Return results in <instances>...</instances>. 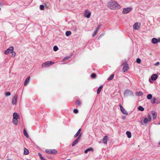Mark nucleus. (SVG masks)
<instances>
[{"mask_svg":"<svg viewBox=\"0 0 160 160\" xmlns=\"http://www.w3.org/2000/svg\"><path fill=\"white\" fill-rule=\"evenodd\" d=\"M126 134L127 135L128 137L129 138H130L131 137V132L128 131H127L126 132Z\"/></svg>","mask_w":160,"mask_h":160,"instance_id":"obj_23","label":"nucleus"},{"mask_svg":"<svg viewBox=\"0 0 160 160\" xmlns=\"http://www.w3.org/2000/svg\"><path fill=\"white\" fill-rule=\"evenodd\" d=\"M72 29L73 31H76L77 29L76 27H73V28H72Z\"/></svg>","mask_w":160,"mask_h":160,"instance_id":"obj_44","label":"nucleus"},{"mask_svg":"<svg viewBox=\"0 0 160 160\" xmlns=\"http://www.w3.org/2000/svg\"><path fill=\"white\" fill-rule=\"evenodd\" d=\"M141 60L139 58H137L136 59V62L138 64H140L141 62Z\"/></svg>","mask_w":160,"mask_h":160,"instance_id":"obj_37","label":"nucleus"},{"mask_svg":"<svg viewBox=\"0 0 160 160\" xmlns=\"http://www.w3.org/2000/svg\"><path fill=\"white\" fill-rule=\"evenodd\" d=\"M139 28L138 23L136 22L133 25V28L135 30H138Z\"/></svg>","mask_w":160,"mask_h":160,"instance_id":"obj_17","label":"nucleus"},{"mask_svg":"<svg viewBox=\"0 0 160 160\" xmlns=\"http://www.w3.org/2000/svg\"><path fill=\"white\" fill-rule=\"evenodd\" d=\"M158 77V76L156 74H153L151 77V79L152 80L155 81L156 80Z\"/></svg>","mask_w":160,"mask_h":160,"instance_id":"obj_12","label":"nucleus"},{"mask_svg":"<svg viewBox=\"0 0 160 160\" xmlns=\"http://www.w3.org/2000/svg\"><path fill=\"white\" fill-rule=\"evenodd\" d=\"M76 104L77 107H80L81 104V102L79 100H77L76 101Z\"/></svg>","mask_w":160,"mask_h":160,"instance_id":"obj_27","label":"nucleus"},{"mask_svg":"<svg viewBox=\"0 0 160 160\" xmlns=\"http://www.w3.org/2000/svg\"><path fill=\"white\" fill-rule=\"evenodd\" d=\"M152 95L151 94H148L147 96V98L148 99H150L152 98Z\"/></svg>","mask_w":160,"mask_h":160,"instance_id":"obj_29","label":"nucleus"},{"mask_svg":"<svg viewBox=\"0 0 160 160\" xmlns=\"http://www.w3.org/2000/svg\"><path fill=\"white\" fill-rule=\"evenodd\" d=\"M159 124H160V122L159 123Z\"/></svg>","mask_w":160,"mask_h":160,"instance_id":"obj_54","label":"nucleus"},{"mask_svg":"<svg viewBox=\"0 0 160 160\" xmlns=\"http://www.w3.org/2000/svg\"><path fill=\"white\" fill-rule=\"evenodd\" d=\"M12 54V57L14 58L16 55V53L13 51L11 53Z\"/></svg>","mask_w":160,"mask_h":160,"instance_id":"obj_38","label":"nucleus"},{"mask_svg":"<svg viewBox=\"0 0 160 160\" xmlns=\"http://www.w3.org/2000/svg\"><path fill=\"white\" fill-rule=\"evenodd\" d=\"M14 50V47L13 46H11L8 48L5 52V54L6 55H8L9 53H11Z\"/></svg>","mask_w":160,"mask_h":160,"instance_id":"obj_6","label":"nucleus"},{"mask_svg":"<svg viewBox=\"0 0 160 160\" xmlns=\"http://www.w3.org/2000/svg\"><path fill=\"white\" fill-rule=\"evenodd\" d=\"M53 49L54 51H56L58 49V48L57 46H54L53 47Z\"/></svg>","mask_w":160,"mask_h":160,"instance_id":"obj_33","label":"nucleus"},{"mask_svg":"<svg viewBox=\"0 0 160 160\" xmlns=\"http://www.w3.org/2000/svg\"><path fill=\"white\" fill-rule=\"evenodd\" d=\"M124 94L126 95H129L132 96L133 94L131 90L129 89H127L124 92Z\"/></svg>","mask_w":160,"mask_h":160,"instance_id":"obj_8","label":"nucleus"},{"mask_svg":"<svg viewBox=\"0 0 160 160\" xmlns=\"http://www.w3.org/2000/svg\"><path fill=\"white\" fill-rule=\"evenodd\" d=\"M30 77L28 76L25 80L24 83V85L25 86H27L28 85V82L30 79Z\"/></svg>","mask_w":160,"mask_h":160,"instance_id":"obj_16","label":"nucleus"},{"mask_svg":"<svg viewBox=\"0 0 160 160\" xmlns=\"http://www.w3.org/2000/svg\"><path fill=\"white\" fill-rule=\"evenodd\" d=\"M114 76V74H112L108 78V81H110L113 78Z\"/></svg>","mask_w":160,"mask_h":160,"instance_id":"obj_31","label":"nucleus"},{"mask_svg":"<svg viewBox=\"0 0 160 160\" xmlns=\"http://www.w3.org/2000/svg\"><path fill=\"white\" fill-rule=\"evenodd\" d=\"M159 62H157L155 64V65L156 66H158L159 65Z\"/></svg>","mask_w":160,"mask_h":160,"instance_id":"obj_45","label":"nucleus"},{"mask_svg":"<svg viewBox=\"0 0 160 160\" xmlns=\"http://www.w3.org/2000/svg\"><path fill=\"white\" fill-rule=\"evenodd\" d=\"M1 8H0V10H1Z\"/></svg>","mask_w":160,"mask_h":160,"instance_id":"obj_56","label":"nucleus"},{"mask_svg":"<svg viewBox=\"0 0 160 160\" xmlns=\"http://www.w3.org/2000/svg\"><path fill=\"white\" fill-rule=\"evenodd\" d=\"M143 93L141 91H138L136 93V95H137L138 96H140L142 95Z\"/></svg>","mask_w":160,"mask_h":160,"instance_id":"obj_21","label":"nucleus"},{"mask_svg":"<svg viewBox=\"0 0 160 160\" xmlns=\"http://www.w3.org/2000/svg\"><path fill=\"white\" fill-rule=\"evenodd\" d=\"M41 160H46V159L44 158L43 157H42V158L40 159Z\"/></svg>","mask_w":160,"mask_h":160,"instance_id":"obj_47","label":"nucleus"},{"mask_svg":"<svg viewBox=\"0 0 160 160\" xmlns=\"http://www.w3.org/2000/svg\"><path fill=\"white\" fill-rule=\"evenodd\" d=\"M81 128H79V129L76 133L74 135V138H76L78 137V135L79 136V135L80 134V133L81 132Z\"/></svg>","mask_w":160,"mask_h":160,"instance_id":"obj_18","label":"nucleus"},{"mask_svg":"<svg viewBox=\"0 0 160 160\" xmlns=\"http://www.w3.org/2000/svg\"><path fill=\"white\" fill-rule=\"evenodd\" d=\"M18 119L16 120L15 119H12V122L13 124L15 125H17L18 124Z\"/></svg>","mask_w":160,"mask_h":160,"instance_id":"obj_25","label":"nucleus"},{"mask_svg":"<svg viewBox=\"0 0 160 160\" xmlns=\"http://www.w3.org/2000/svg\"><path fill=\"white\" fill-rule=\"evenodd\" d=\"M11 95V93L9 92H7L5 93V96L6 97H8L10 96Z\"/></svg>","mask_w":160,"mask_h":160,"instance_id":"obj_40","label":"nucleus"},{"mask_svg":"<svg viewBox=\"0 0 160 160\" xmlns=\"http://www.w3.org/2000/svg\"><path fill=\"white\" fill-rule=\"evenodd\" d=\"M107 6L109 8L113 10H117L121 8L119 4L114 0H111L108 2Z\"/></svg>","mask_w":160,"mask_h":160,"instance_id":"obj_1","label":"nucleus"},{"mask_svg":"<svg viewBox=\"0 0 160 160\" xmlns=\"http://www.w3.org/2000/svg\"><path fill=\"white\" fill-rule=\"evenodd\" d=\"M149 121L148 119L147 118H145L143 119V122L145 123H147Z\"/></svg>","mask_w":160,"mask_h":160,"instance_id":"obj_34","label":"nucleus"},{"mask_svg":"<svg viewBox=\"0 0 160 160\" xmlns=\"http://www.w3.org/2000/svg\"><path fill=\"white\" fill-rule=\"evenodd\" d=\"M99 28H100V27L98 26L96 29H98H98H99Z\"/></svg>","mask_w":160,"mask_h":160,"instance_id":"obj_50","label":"nucleus"},{"mask_svg":"<svg viewBox=\"0 0 160 160\" xmlns=\"http://www.w3.org/2000/svg\"><path fill=\"white\" fill-rule=\"evenodd\" d=\"M29 153L28 150L26 148H24V154L25 155H28V154Z\"/></svg>","mask_w":160,"mask_h":160,"instance_id":"obj_24","label":"nucleus"},{"mask_svg":"<svg viewBox=\"0 0 160 160\" xmlns=\"http://www.w3.org/2000/svg\"><path fill=\"white\" fill-rule=\"evenodd\" d=\"M148 119L149 121H151L152 120L151 115L150 113H149L148 115Z\"/></svg>","mask_w":160,"mask_h":160,"instance_id":"obj_35","label":"nucleus"},{"mask_svg":"<svg viewBox=\"0 0 160 160\" xmlns=\"http://www.w3.org/2000/svg\"><path fill=\"white\" fill-rule=\"evenodd\" d=\"M93 150V149L92 148H88V149H87L86 150L84 151V153H86L88 151H92Z\"/></svg>","mask_w":160,"mask_h":160,"instance_id":"obj_26","label":"nucleus"},{"mask_svg":"<svg viewBox=\"0 0 160 160\" xmlns=\"http://www.w3.org/2000/svg\"><path fill=\"white\" fill-rule=\"evenodd\" d=\"M68 58H67V57H66V58H65L63 59V60H65V59H67Z\"/></svg>","mask_w":160,"mask_h":160,"instance_id":"obj_48","label":"nucleus"},{"mask_svg":"<svg viewBox=\"0 0 160 160\" xmlns=\"http://www.w3.org/2000/svg\"><path fill=\"white\" fill-rule=\"evenodd\" d=\"M152 42L153 44H156L157 43V38H152Z\"/></svg>","mask_w":160,"mask_h":160,"instance_id":"obj_19","label":"nucleus"},{"mask_svg":"<svg viewBox=\"0 0 160 160\" xmlns=\"http://www.w3.org/2000/svg\"><path fill=\"white\" fill-rule=\"evenodd\" d=\"M73 112L75 114H77L78 113V111L77 109H74L73 110Z\"/></svg>","mask_w":160,"mask_h":160,"instance_id":"obj_41","label":"nucleus"},{"mask_svg":"<svg viewBox=\"0 0 160 160\" xmlns=\"http://www.w3.org/2000/svg\"><path fill=\"white\" fill-rule=\"evenodd\" d=\"M150 114L152 116L153 120L154 119L157 117V113L154 111H151L150 112Z\"/></svg>","mask_w":160,"mask_h":160,"instance_id":"obj_9","label":"nucleus"},{"mask_svg":"<svg viewBox=\"0 0 160 160\" xmlns=\"http://www.w3.org/2000/svg\"><path fill=\"white\" fill-rule=\"evenodd\" d=\"M156 98H153V99L151 100V102L152 103H155Z\"/></svg>","mask_w":160,"mask_h":160,"instance_id":"obj_39","label":"nucleus"},{"mask_svg":"<svg viewBox=\"0 0 160 160\" xmlns=\"http://www.w3.org/2000/svg\"><path fill=\"white\" fill-rule=\"evenodd\" d=\"M54 63V62H52L51 61H48L43 63L42 64V67L43 68L48 67L51 65L53 64Z\"/></svg>","mask_w":160,"mask_h":160,"instance_id":"obj_2","label":"nucleus"},{"mask_svg":"<svg viewBox=\"0 0 160 160\" xmlns=\"http://www.w3.org/2000/svg\"><path fill=\"white\" fill-rule=\"evenodd\" d=\"M132 10V8L128 7L124 8L123 9L122 13L124 14H126Z\"/></svg>","mask_w":160,"mask_h":160,"instance_id":"obj_4","label":"nucleus"},{"mask_svg":"<svg viewBox=\"0 0 160 160\" xmlns=\"http://www.w3.org/2000/svg\"><path fill=\"white\" fill-rule=\"evenodd\" d=\"M157 42H160V38L157 39Z\"/></svg>","mask_w":160,"mask_h":160,"instance_id":"obj_46","label":"nucleus"},{"mask_svg":"<svg viewBox=\"0 0 160 160\" xmlns=\"http://www.w3.org/2000/svg\"><path fill=\"white\" fill-rule=\"evenodd\" d=\"M149 82H151V80L150 79H149Z\"/></svg>","mask_w":160,"mask_h":160,"instance_id":"obj_51","label":"nucleus"},{"mask_svg":"<svg viewBox=\"0 0 160 160\" xmlns=\"http://www.w3.org/2000/svg\"><path fill=\"white\" fill-rule=\"evenodd\" d=\"M119 107L120 108V110L124 114L127 115H128V112L120 104L119 105Z\"/></svg>","mask_w":160,"mask_h":160,"instance_id":"obj_7","label":"nucleus"},{"mask_svg":"<svg viewBox=\"0 0 160 160\" xmlns=\"http://www.w3.org/2000/svg\"><path fill=\"white\" fill-rule=\"evenodd\" d=\"M98 32V29H96L95 31H94L93 33V34L92 35V37H94L97 34Z\"/></svg>","mask_w":160,"mask_h":160,"instance_id":"obj_32","label":"nucleus"},{"mask_svg":"<svg viewBox=\"0 0 160 160\" xmlns=\"http://www.w3.org/2000/svg\"><path fill=\"white\" fill-rule=\"evenodd\" d=\"M13 119H15L16 120L18 119L19 118V116L16 112H14L13 113Z\"/></svg>","mask_w":160,"mask_h":160,"instance_id":"obj_14","label":"nucleus"},{"mask_svg":"<svg viewBox=\"0 0 160 160\" xmlns=\"http://www.w3.org/2000/svg\"><path fill=\"white\" fill-rule=\"evenodd\" d=\"M7 160H11L10 159H8Z\"/></svg>","mask_w":160,"mask_h":160,"instance_id":"obj_53","label":"nucleus"},{"mask_svg":"<svg viewBox=\"0 0 160 160\" xmlns=\"http://www.w3.org/2000/svg\"><path fill=\"white\" fill-rule=\"evenodd\" d=\"M129 69L128 65V64H125L123 66L122 69V71L125 72Z\"/></svg>","mask_w":160,"mask_h":160,"instance_id":"obj_10","label":"nucleus"},{"mask_svg":"<svg viewBox=\"0 0 160 160\" xmlns=\"http://www.w3.org/2000/svg\"><path fill=\"white\" fill-rule=\"evenodd\" d=\"M23 134L24 136L27 138H28L29 137V135L28 134L26 131L25 129H23Z\"/></svg>","mask_w":160,"mask_h":160,"instance_id":"obj_22","label":"nucleus"},{"mask_svg":"<svg viewBox=\"0 0 160 160\" xmlns=\"http://www.w3.org/2000/svg\"><path fill=\"white\" fill-rule=\"evenodd\" d=\"M108 137L107 136H105L102 140V142L104 144H106L107 142Z\"/></svg>","mask_w":160,"mask_h":160,"instance_id":"obj_15","label":"nucleus"},{"mask_svg":"<svg viewBox=\"0 0 160 160\" xmlns=\"http://www.w3.org/2000/svg\"><path fill=\"white\" fill-rule=\"evenodd\" d=\"M17 97L15 95L13 98L12 101V104L13 105H15L17 103Z\"/></svg>","mask_w":160,"mask_h":160,"instance_id":"obj_13","label":"nucleus"},{"mask_svg":"<svg viewBox=\"0 0 160 160\" xmlns=\"http://www.w3.org/2000/svg\"><path fill=\"white\" fill-rule=\"evenodd\" d=\"M96 77V74L94 73H93L91 75V77L92 78H94Z\"/></svg>","mask_w":160,"mask_h":160,"instance_id":"obj_42","label":"nucleus"},{"mask_svg":"<svg viewBox=\"0 0 160 160\" xmlns=\"http://www.w3.org/2000/svg\"><path fill=\"white\" fill-rule=\"evenodd\" d=\"M44 6L43 5H41L40 6V9L41 10H42L44 9Z\"/></svg>","mask_w":160,"mask_h":160,"instance_id":"obj_36","label":"nucleus"},{"mask_svg":"<svg viewBox=\"0 0 160 160\" xmlns=\"http://www.w3.org/2000/svg\"><path fill=\"white\" fill-rule=\"evenodd\" d=\"M102 36V34H101V35H100V36L99 37H98V39H99V38H100V37H101Z\"/></svg>","mask_w":160,"mask_h":160,"instance_id":"obj_49","label":"nucleus"},{"mask_svg":"<svg viewBox=\"0 0 160 160\" xmlns=\"http://www.w3.org/2000/svg\"><path fill=\"white\" fill-rule=\"evenodd\" d=\"M138 110L141 111H143L144 110V108L142 106H139L138 107Z\"/></svg>","mask_w":160,"mask_h":160,"instance_id":"obj_30","label":"nucleus"},{"mask_svg":"<svg viewBox=\"0 0 160 160\" xmlns=\"http://www.w3.org/2000/svg\"><path fill=\"white\" fill-rule=\"evenodd\" d=\"M102 87H103V86L101 85L98 88V89L97 91V94H99L100 93L102 90Z\"/></svg>","mask_w":160,"mask_h":160,"instance_id":"obj_20","label":"nucleus"},{"mask_svg":"<svg viewBox=\"0 0 160 160\" xmlns=\"http://www.w3.org/2000/svg\"><path fill=\"white\" fill-rule=\"evenodd\" d=\"M81 135L82 133H80V134L79 135V136L72 143V147H74V146H75L78 142V141L80 139Z\"/></svg>","mask_w":160,"mask_h":160,"instance_id":"obj_5","label":"nucleus"},{"mask_svg":"<svg viewBox=\"0 0 160 160\" xmlns=\"http://www.w3.org/2000/svg\"><path fill=\"white\" fill-rule=\"evenodd\" d=\"M38 155L39 156V157H40V159H41V158H42V157H43L42 155V154L40 152L38 153Z\"/></svg>","mask_w":160,"mask_h":160,"instance_id":"obj_43","label":"nucleus"},{"mask_svg":"<svg viewBox=\"0 0 160 160\" xmlns=\"http://www.w3.org/2000/svg\"><path fill=\"white\" fill-rule=\"evenodd\" d=\"M0 4H1V3L0 2Z\"/></svg>","mask_w":160,"mask_h":160,"instance_id":"obj_55","label":"nucleus"},{"mask_svg":"<svg viewBox=\"0 0 160 160\" xmlns=\"http://www.w3.org/2000/svg\"><path fill=\"white\" fill-rule=\"evenodd\" d=\"M158 144L160 145V141L158 142Z\"/></svg>","mask_w":160,"mask_h":160,"instance_id":"obj_52","label":"nucleus"},{"mask_svg":"<svg viewBox=\"0 0 160 160\" xmlns=\"http://www.w3.org/2000/svg\"><path fill=\"white\" fill-rule=\"evenodd\" d=\"M88 11V10L87 9L85 10V16L86 17L88 18L90 17L91 16V13L90 12H88L87 13V11Z\"/></svg>","mask_w":160,"mask_h":160,"instance_id":"obj_11","label":"nucleus"},{"mask_svg":"<svg viewBox=\"0 0 160 160\" xmlns=\"http://www.w3.org/2000/svg\"><path fill=\"white\" fill-rule=\"evenodd\" d=\"M71 34V32L70 31H67L66 32L65 34L67 36H69Z\"/></svg>","mask_w":160,"mask_h":160,"instance_id":"obj_28","label":"nucleus"},{"mask_svg":"<svg viewBox=\"0 0 160 160\" xmlns=\"http://www.w3.org/2000/svg\"><path fill=\"white\" fill-rule=\"evenodd\" d=\"M45 152L47 153L50 154H55L58 152L55 149H46L45 150Z\"/></svg>","mask_w":160,"mask_h":160,"instance_id":"obj_3","label":"nucleus"}]
</instances>
